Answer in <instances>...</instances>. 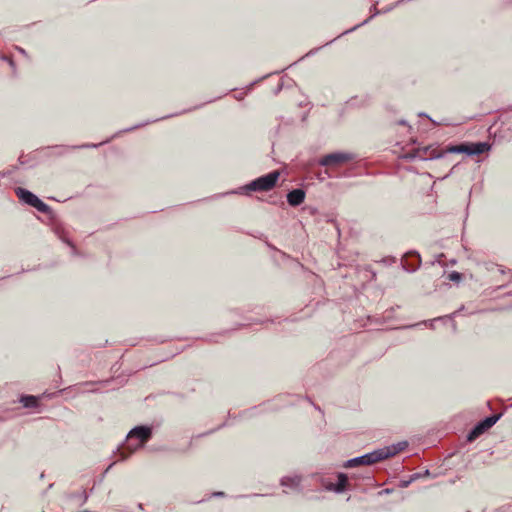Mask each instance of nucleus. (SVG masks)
I'll list each match as a JSON object with an SVG mask.
<instances>
[{"instance_id":"obj_1","label":"nucleus","mask_w":512,"mask_h":512,"mask_svg":"<svg viewBox=\"0 0 512 512\" xmlns=\"http://www.w3.org/2000/svg\"><path fill=\"white\" fill-rule=\"evenodd\" d=\"M490 149V145L486 142L477 143H463L459 145H452L445 150H438L437 148L426 147L423 149V160H434L443 158L448 153L461 154L464 153L468 156L480 155Z\"/></svg>"},{"instance_id":"obj_2","label":"nucleus","mask_w":512,"mask_h":512,"mask_svg":"<svg viewBox=\"0 0 512 512\" xmlns=\"http://www.w3.org/2000/svg\"><path fill=\"white\" fill-rule=\"evenodd\" d=\"M280 177L278 170L272 171L266 175L258 177L242 187L245 193L249 192H267L273 189Z\"/></svg>"},{"instance_id":"obj_3","label":"nucleus","mask_w":512,"mask_h":512,"mask_svg":"<svg viewBox=\"0 0 512 512\" xmlns=\"http://www.w3.org/2000/svg\"><path fill=\"white\" fill-rule=\"evenodd\" d=\"M152 435V430L148 426L134 427L127 435V447L135 451L142 447Z\"/></svg>"},{"instance_id":"obj_4","label":"nucleus","mask_w":512,"mask_h":512,"mask_svg":"<svg viewBox=\"0 0 512 512\" xmlns=\"http://www.w3.org/2000/svg\"><path fill=\"white\" fill-rule=\"evenodd\" d=\"M382 461L381 455L379 453V450H374L371 452H368L364 455L357 456L351 459H348L344 463L345 468H353L360 465H372L376 462Z\"/></svg>"},{"instance_id":"obj_5","label":"nucleus","mask_w":512,"mask_h":512,"mask_svg":"<svg viewBox=\"0 0 512 512\" xmlns=\"http://www.w3.org/2000/svg\"><path fill=\"white\" fill-rule=\"evenodd\" d=\"M501 414H494L489 417H486L479 423H477L474 428L468 433L467 440L473 441L477 437H479L482 433H484L487 429L491 428L496 422L500 419Z\"/></svg>"},{"instance_id":"obj_6","label":"nucleus","mask_w":512,"mask_h":512,"mask_svg":"<svg viewBox=\"0 0 512 512\" xmlns=\"http://www.w3.org/2000/svg\"><path fill=\"white\" fill-rule=\"evenodd\" d=\"M353 159V155L351 153L346 152H335L331 154H327L319 160V164L321 166H330V165H338L341 163L348 162Z\"/></svg>"},{"instance_id":"obj_7","label":"nucleus","mask_w":512,"mask_h":512,"mask_svg":"<svg viewBox=\"0 0 512 512\" xmlns=\"http://www.w3.org/2000/svg\"><path fill=\"white\" fill-rule=\"evenodd\" d=\"M408 446L407 441H401L390 446H386L384 448H380L379 453L381 455L382 460H385L389 457L396 455L397 453L403 451Z\"/></svg>"},{"instance_id":"obj_8","label":"nucleus","mask_w":512,"mask_h":512,"mask_svg":"<svg viewBox=\"0 0 512 512\" xmlns=\"http://www.w3.org/2000/svg\"><path fill=\"white\" fill-rule=\"evenodd\" d=\"M305 196L306 193L303 189H293L287 194V202L290 206L296 207L304 202Z\"/></svg>"},{"instance_id":"obj_9","label":"nucleus","mask_w":512,"mask_h":512,"mask_svg":"<svg viewBox=\"0 0 512 512\" xmlns=\"http://www.w3.org/2000/svg\"><path fill=\"white\" fill-rule=\"evenodd\" d=\"M15 193L22 202H24L25 204H27L31 207L34 205L35 201L38 199V197L34 193H32L31 191H29L27 189L21 188V187L16 188Z\"/></svg>"},{"instance_id":"obj_10","label":"nucleus","mask_w":512,"mask_h":512,"mask_svg":"<svg viewBox=\"0 0 512 512\" xmlns=\"http://www.w3.org/2000/svg\"><path fill=\"white\" fill-rule=\"evenodd\" d=\"M281 486L285 488H289L293 491H299L300 490V484H301V476L299 475H293V476H284L281 479Z\"/></svg>"},{"instance_id":"obj_11","label":"nucleus","mask_w":512,"mask_h":512,"mask_svg":"<svg viewBox=\"0 0 512 512\" xmlns=\"http://www.w3.org/2000/svg\"><path fill=\"white\" fill-rule=\"evenodd\" d=\"M338 481L336 484H330L327 489L334 491L337 494H340L345 491L348 477L344 473H338L337 475Z\"/></svg>"},{"instance_id":"obj_12","label":"nucleus","mask_w":512,"mask_h":512,"mask_svg":"<svg viewBox=\"0 0 512 512\" xmlns=\"http://www.w3.org/2000/svg\"><path fill=\"white\" fill-rule=\"evenodd\" d=\"M20 403L25 408H36L38 406V397L32 395L21 396Z\"/></svg>"},{"instance_id":"obj_13","label":"nucleus","mask_w":512,"mask_h":512,"mask_svg":"<svg viewBox=\"0 0 512 512\" xmlns=\"http://www.w3.org/2000/svg\"><path fill=\"white\" fill-rule=\"evenodd\" d=\"M429 474H430V472H429V470H428V469H426V470L424 471V473H414V474H412V475L410 476V478H409L408 480H401V481H400V485H399V486H400L401 488H406V487H408L412 482H414L415 480H417V479H419V478H421V477H423V476H427V475H429Z\"/></svg>"},{"instance_id":"obj_14","label":"nucleus","mask_w":512,"mask_h":512,"mask_svg":"<svg viewBox=\"0 0 512 512\" xmlns=\"http://www.w3.org/2000/svg\"><path fill=\"white\" fill-rule=\"evenodd\" d=\"M32 207L41 213H49L51 210L50 207L39 198L35 201Z\"/></svg>"},{"instance_id":"obj_15","label":"nucleus","mask_w":512,"mask_h":512,"mask_svg":"<svg viewBox=\"0 0 512 512\" xmlns=\"http://www.w3.org/2000/svg\"><path fill=\"white\" fill-rule=\"evenodd\" d=\"M372 12H373V14H372V16H371V17H369L368 19L364 20L362 23H360V24H358V25L354 26L353 28H351V29H349V30H346V31H345V32H343L342 34H347V33L351 32V31H354V30H355V29H357L358 27H360V26H362V25H364V24H367V23L370 21V19H371L372 17H374V16H376V15H378V14H380V13H381V12L376 8V6H375V5H373V7H372Z\"/></svg>"},{"instance_id":"obj_16","label":"nucleus","mask_w":512,"mask_h":512,"mask_svg":"<svg viewBox=\"0 0 512 512\" xmlns=\"http://www.w3.org/2000/svg\"><path fill=\"white\" fill-rule=\"evenodd\" d=\"M448 279L453 282H459L462 279V274L457 271H452L448 275Z\"/></svg>"},{"instance_id":"obj_17","label":"nucleus","mask_w":512,"mask_h":512,"mask_svg":"<svg viewBox=\"0 0 512 512\" xmlns=\"http://www.w3.org/2000/svg\"><path fill=\"white\" fill-rule=\"evenodd\" d=\"M456 315V312L452 313L451 315H447V316H443V317H438V318H435L433 320L430 321V327H434L433 326V323L435 321H438V320H447V319H452L454 316Z\"/></svg>"},{"instance_id":"obj_18","label":"nucleus","mask_w":512,"mask_h":512,"mask_svg":"<svg viewBox=\"0 0 512 512\" xmlns=\"http://www.w3.org/2000/svg\"><path fill=\"white\" fill-rule=\"evenodd\" d=\"M106 142L107 141H104V143H106ZM102 144H103V142H102ZM100 145H101V143L100 144H86V145L80 146V148H97Z\"/></svg>"},{"instance_id":"obj_19","label":"nucleus","mask_w":512,"mask_h":512,"mask_svg":"<svg viewBox=\"0 0 512 512\" xmlns=\"http://www.w3.org/2000/svg\"><path fill=\"white\" fill-rule=\"evenodd\" d=\"M17 50L24 56H26V51L23 48L17 47Z\"/></svg>"},{"instance_id":"obj_20","label":"nucleus","mask_w":512,"mask_h":512,"mask_svg":"<svg viewBox=\"0 0 512 512\" xmlns=\"http://www.w3.org/2000/svg\"><path fill=\"white\" fill-rule=\"evenodd\" d=\"M213 495L216 497H221L224 495V493L223 492H215Z\"/></svg>"},{"instance_id":"obj_21","label":"nucleus","mask_w":512,"mask_h":512,"mask_svg":"<svg viewBox=\"0 0 512 512\" xmlns=\"http://www.w3.org/2000/svg\"><path fill=\"white\" fill-rule=\"evenodd\" d=\"M142 126L141 124L140 125H136L134 127H131V128H127L125 131H132L133 129L137 128V127H140Z\"/></svg>"},{"instance_id":"obj_22","label":"nucleus","mask_w":512,"mask_h":512,"mask_svg":"<svg viewBox=\"0 0 512 512\" xmlns=\"http://www.w3.org/2000/svg\"><path fill=\"white\" fill-rule=\"evenodd\" d=\"M450 174H451V172L449 174H447V175H444V177L442 179L447 178Z\"/></svg>"},{"instance_id":"obj_23","label":"nucleus","mask_w":512,"mask_h":512,"mask_svg":"<svg viewBox=\"0 0 512 512\" xmlns=\"http://www.w3.org/2000/svg\"><path fill=\"white\" fill-rule=\"evenodd\" d=\"M399 124L404 125L405 121L402 120V121L399 122Z\"/></svg>"}]
</instances>
